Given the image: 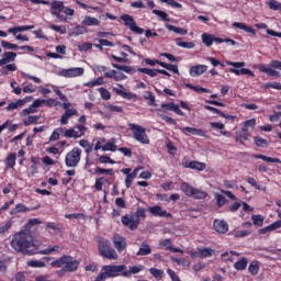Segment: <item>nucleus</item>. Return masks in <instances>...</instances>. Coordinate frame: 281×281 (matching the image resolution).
<instances>
[{
  "instance_id": "a18cd8bd",
  "label": "nucleus",
  "mask_w": 281,
  "mask_h": 281,
  "mask_svg": "<svg viewBox=\"0 0 281 281\" xmlns=\"http://www.w3.org/2000/svg\"><path fill=\"white\" fill-rule=\"evenodd\" d=\"M79 146L86 149L87 155L93 151V145H91L87 139L79 140Z\"/></svg>"
},
{
  "instance_id": "ddd939ff",
  "label": "nucleus",
  "mask_w": 281,
  "mask_h": 281,
  "mask_svg": "<svg viewBox=\"0 0 281 281\" xmlns=\"http://www.w3.org/2000/svg\"><path fill=\"white\" fill-rule=\"evenodd\" d=\"M61 78H78L79 76H85V68H68L63 69L58 72Z\"/></svg>"
},
{
  "instance_id": "37998d69",
  "label": "nucleus",
  "mask_w": 281,
  "mask_h": 281,
  "mask_svg": "<svg viewBox=\"0 0 281 281\" xmlns=\"http://www.w3.org/2000/svg\"><path fill=\"white\" fill-rule=\"evenodd\" d=\"M113 243L115 247H126V239L120 235H114Z\"/></svg>"
},
{
  "instance_id": "4c0bfd02",
  "label": "nucleus",
  "mask_w": 281,
  "mask_h": 281,
  "mask_svg": "<svg viewBox=\"0 0 281 281\" xmlns=\"http://www.w3.org/2000/svg\"><path fill=\"white\" fill-rule=\"evenodd\" d=\"M254 142L257 148H267L269 146V142L260 136H255Z\"/></svg>"
},
{
  "instance_id": "338daca9",
  "label": "nucleus",
  "mask_w": 281,
  "mask_h": 281,
  "mask_svg": "<svg viewBox=\"0 0 281 281\" xmlns=\"http://www.w3.org/2000/svg\"><path fill=\"white\" fill-rule=\"evenodd\" d=\"M36 92V86L29 83L23 88V93H35Z\"/></svg>"
},
{
  "instance_id": "7ed1b4c3",
  "label": "nucleus",
  "mask_w": 281,
  "mask_h": 281,
  "mask_svg": "<svg viewBox=\"0 0 281 281\" xmlns=\"http://www.w3.org/2000/svg\"><path fill=\"white\" fill-rule=\"evenodd\" d=\"M140 218H143V221L146 218V209L144 207H138L136 213L132 214L131 217H128V215L122 216L121 223L124 225V227H128V229L135 232V229L139 227Z\"/></svg>"
},
{
  "instance_id": "f8f14e48",
  "label": "nucleus",
  "mask_w": 281,
  "mask_h": 281,
  "mask_svg": "<svg viewBox=\"0 0 281 281\" xmlns=\"http://www.w3.org/2000/svg\"><path fill=\"white\" fill-rule=\"evenodd\" d=\"M16 251H20V254H24L27 256H34L36 254H41L43 256H49L53 251H56V248H46L44 250H41L38 248L30 249L29 247H18L15 248Z\"/></svg>"
},
{
  "instance_id": "5fc2aeb1",
  "label": "nucleus",
  "mask_w": 281,
  "mask_h": 281,
  "mask_svg": "<svg viewBox=\"0 0 281 281\" xmlns=\"http://www.w3.org/2000/svg\"><path fill=\"white\" fill-rule=\"evenodd\" d=\"M153 14H156V16L160 18V21H170V19L168 18V13H166L165 11H160V10H153Z\"/></svg>"
},
{
  "instance_id": "e433bc0d",
  "label": "nucleus",
  "mask_w": 281,
  "mask_h": 281,
  "mask_svg": "<svg viewBox=\"0 0 281 281\" xmlns=\"http://www.w3.org/2000/svg\"><path fill=\"white\" fill-rule=\"evenodd\" d=\"M89 30L82 24L77 25L71 30V36H80V34H87Z\"/></svg>"
},
{
  "instance_id": "6ab92c4d",
  "label": "nucleus",
  "mask_w": 281,
  "mask_h": 281,
  "mask_svg": "<svg viewBox=\"0 0 281 281\" xmlns=\"http://www.w3.org/2000/svg\"><path fill=\"white\" fill-rule=\"evenodd\" d=\"M14 60H16V53L4 52L0 59V67H3V65H8L9 63H14Z\"/></svg>"
},
{
  "instance_id": "f03ea898",
  "label": "nucleus",
  "mask_w": 281,
  "mask_h": 281,
  "mask_svg": "<svg viewBox=\"0 0 281 281\" xmlns=\"http://www.w3.org/2000/svg\"><path fill=\"white\" fill-rule=\"evenodd\" d=\"M42 223L40 218L29 220L22 229L13 235L11 247H30V243L33 240L32 227H34V225H41Z\"/></svg>"
},
{
  "instance_id": "a19ab883",
  "label": "nucleus",
  "mask_w": 281,
  "mask_h": 281,
  "mask_svg": "<svg viewBox=\"0 0 281 281\" xmlns=\"http://www.w3.org/2000/svg\"><path fill=\"white\" fill-rule=\"evenodd\" d=\"M268 8L270 10H273L274 12H281V2L278 0H270L269 2H266Z\"/></svg>"
},
{
  "instance_id": "bb28decb",
  "label": "nucleus",
  "mask_w": 281,
  "mask_h": 281,
  "mask_svg": "<svg viewBox=\"0 0 281 281\" xmlns=\"http://www.w3.org/2000/svg\"><path fill=\"white\" fill-rule=\"evenodd\" d=\"M139 271H144V266H133L130 267V270H124L123 278H131L133 273H139Z\"/></svg>"
},
{
  "instance_id": "0eeeda50",
  "label": "nucleus",
  "mask_w": 281,
  "mask_h": 281,
  "mask_svg": "<svg viewBox=\"0 0 281 281\" xmlns=\"http://www.w3.org/2000/svg\"><path fill=\"white\" fill-rule=\"evenodd\" d=\"M82 157V149L80 147H74L66 154L65 164L67 168H78L80 159Z\"/></svg>"
},
{
  "instance_id": "c9c22d12",
  "label": "nucleus",
  "mask_w": 281,
  "mask_h": 281,
  "mask_svg": "<svg viewBox=\"0 0 281 281\" xmlns=\"http://www.w3.org/2000/svg\"><path fill=\"white\" fill-rule=\"evenodd\" d=\"M247 265H249V261L247 258L243 257L240 260L234 263V267L237 271H245V269H247Z\"/></svg>"
},
{
  "instance_id": "cd10ccee",
  "label": "nucleus",
  "mask_w": 281,
  "mask_h": 281,
  "mask_svg": "<svg viewBox=\"0 0 281 281\" xmlns=\"http://www.w3.org/2000/svg\"><path fill=\"white\" fill-rule=\"evenodd\" d=\"M201 38H202V43H203V45H205V47H212V45H214V34L203 33L201 35Z\"/></svg>"
},
{
  "instance_id": "1a4fd4ad",
  "label": "nucleus",
  "mask_w": 281,
  "mask_h": 281,
  "mask_svg": "<svg viewBox=\"0 0 281 281\" xmlns=\"http://www.w3.org/2000/svg\"><path fill=\"white\" fill-rule=\"evenodd\" d=\"M258 69L261 74H266V76H269L270 78H280L281 74L276 69H281V61L274 59L270 61V67L261 64L259 65Z\"/></svg>"
},
{
  "instance_id": "20e7f679",
  "label": "nucleus",
  "mask_w": 281,
  "mask_h": 281,
  "mask_svg": "<svg viewBox=\"0 0 281 281\" xmlns=\"http://www.w3.org/2000/svg\"><path fill=\"white\" fill-rule=\"evenodd\" d=\"M50 267H54L55 269H64V271L72 273V271H78L80 262L71 256H63L61 258L53 261Z\"/></svg>"
},
{
  "instance_id": "79ce46f5",
  "label": "nucleus",
  "mask_w": 281,
  "mask_h": 281,
  "mask_svg": "<svg viewBox=\"0 0 281 281\" xmlns=\"http://www.w3.org/2000/svg\"><path fill=\"white\" fill-rule=\"evenodd\" d=\"M41 116L38 115H29L26 120L23 121L25 126H32V124H38Z\"/></svg>"
},
{
  "instance_id": "0e129e2a",
  "label": "nucleus",
  "mask_w": 281,
  "mask_h": 281,
  "mask_svg": "<svg viewBox=\"0 0 281 281\" xmlns=\"http://www.w3.org/2000/svg\"><path fill=\"white\" fill-rule=\"evenodd\" d=\"M149 272L151 273V276H154V278H159V279L164 278V271L157 268H151Z\"/></svg>"
},
{
  "instance_id": "ea45409f",
  "label": "nucleus",
  "mask_w": 281,
  "mask_h": 281,
  "mask_svg": "<svg viewBox=\"0 0 281 281\" xmlns=\"http://www.w3.org/2000/svg\"><path fill=\"white\" fill-rule=\"evenodd\" d=\"M5 166L7 168H13L14 166H16V154L11 153L7 159H5Z\"/></svg>"
},
{
  "instance_id": "49530a36",
  "label": "nucleus",
  "mask_w": 281,
  "mask_h": 281,
  "mask_svg": "<svg viewBox=\"0 0 281 281\" xmlns=\"http://www.w3.org/2000/svg\"><path fill=\"white\" fill-rule=\"evenodd\" d=\"M160 67L167 69L168 71H172L173 74H179V67L173 64H166L165 61L160 63Z\"/></svg>"
},
{
  "instance_id": "f257e3e1",
  "label": "nucleus",
  "mask_w": 281,
  "mask_h": 281,
  "mask_svg": "<svg viewBox=\"0 0 281 281\" xmlns=\"http://www.w3.org/2000/svg\"><path fill=\"white\" fill-rule=\"evenodd\" d=\"M31 1V3L35 4V5H50V14L53 16H56V19H58V21L65 22L67 21V16H74V14H76V11L69 7L65 5V2L60 1V0H54L52 2H49V0H29ZM61 12L65 15L61 14Z\"/></svg>"
},
{
  "instance_id": "b1692460",
  "label": "nucleus",
  "mask_w": 281,
  "mask_h": 281,
  "mask_svg": "<svg viewBox=\"0 0 281 281\" xmlns=\"http://www.w3.org/2000/svg\"><path fill=\"white\" fill-rule=\"evenodd\" d=\"M212 250L211 248H203L199 251L195 252H191V258H207L210 256H212Z\"/></svg>"
},
{
  "instance_id": "c756f323",
  "label": "nucleus",
  "mask_w": 281,
  "mask_h": 281,
  "mask_svg": "<svg viewBox=\"0 0 281 281\" xmlns=\"http://www.w3.org/2000/svg\"><path fill=\"white\" fill-rule=\"evenodd\" d=\"M114 69H119V71H125V74H130V76H133L135 74V69L131 66H122L115 63L111 64Z\"/></svg>"
},
{
  "instance_id": "4d7b16f0",
  "label": "nucleus",
  "mask_w": 281,
  "mask_h": 281,
  "mask_svg": "<svg viewBox=\"0 0 281 281\" xmlns=\"http://www.w3.org/2000/svg\"><path fill=\"white\" fill-rule=\"evenodd\" d=\"M1 47H3L4 49H19L20 46L16 44H12L8 41H3L1 40Z\"/></svg>"
},
{
  "instance_id": "603ef678",
  "label": "nucleus",
  "mask_w": 281,
  "mask_h": 281,
  "mask_svg": "<svg viewBox=\"0 0 281 281\" xmlns=\"http://www.w3.org/2000/svg\"><path fill=\"white\" fill-rule=\"evenodd\" d=\"M32 113H36V108H33V105H30L29 108L20 112V116L27 117V115H32Z\"/></svg>"
},
{
  "instance_id": "39448f33",
  "label": "nucleus",
  "mask_w": 281,
  "mask_h": 281,
  "mask_svg": "<svg viewBox=\"0 0 281 281\" xmlns=\"http://www.w3.org/2000/svg\"><path fill=\"white\" fill-rule=\"evenodd\" d=\"M126 269L125 265H109L103 266L101 273L98 274L94 281H103L106 280V278H117V276H124V271Z\"/></svg>"
},
{
  "instance_id": "dca6fc26",
  "label": "nucleus",
  "mask_w": 281,
  "mask_h": 281,
  "mask_svg": "<svg viewBox=\"0 0 281 281\" xmlns=\"http://www.w3.org/2000/svg\"><path fill=\"white\" fill-rule=\"evenodd\" d=\"M213 228L217 234H227L229 232V225L224 220H215L213 222Z\"/></svg>"
},
{
  "instance_id": "a878e982",
  "label": "nucleus",
  "mask_w": 281,
  "mask_h": 281,
  "mask_svg": "<svg viewBox=\"0 0 281 281\" xmlns=\"http://www.w3.org/2000/svg\"><path fill=\"white\" fill-rule=\"evenodd\" d=\"M252 158L261 159L262 161H267L268 164H281L280 158H272V157L265 156L262 154H254Z\"/></svg>"
},
{
  "instance_id": "69168bd1",
  "label": "nucleus",
  "mask_w": 281,
  "mask_h": 281,
  "mask_svg": "<svg viewBox=\"0 0 281 281\" xmlns=\"http://www.w3.org/2000/svg\"><path fill=\"white\" fill-rule=\"evenodd\" d=\"M29 267L43 268L45 267V262L40 260H31L27 262Z\"/></svg>"
},
{
  "instance_id": "58836bf2",
  "label": "nucleus",
  "mask_w": 281,
  "mask_h": 281,
  "mask_svg": "<svg viewBox=\"0 0 281 281\" xmlns=\"http://www.w3.org/2000/svg\"><path fill=\"white\" fill-rule=\"evenodd\" d=\"M139 74H146L150 78H157V74H159V69H150V68H138Z\"/></svg>"
},
{
  "instance_id": "4468645a",
  "label": "nucleus",
  "mask_w": 281,
  "mask_h": 281,
  "mask_svg": "<svg viewBox=\"0 0 281 281\" xmlns=\"http://www.w3.org/2000/svg\"><path fill=\"white\" fill-rule=\"evenodd\" d=\"M147 212H149L151 216H159V218H172V214L167 211H162L160 205L149 206Z\"/></svg>"
},
{
  "instance_id": "c03bdc74",
  "label": "nucleus",
  "mask_w": 281,
  "mask_h": 281,
  "mask_svg": "<svg viewBox=\"0 0 281 281\" xmlns=\"http://www.w3.org/2000/svg\"><path fill=\"white\" fill-rule=\"evenodd\" d=\"M23 104H25V100L19 99L16 102L9 103L5 109H7V111H14V110L19 109V106H23Z\"/></svg>"
},
{
  "instance_id": "13d9d810",
  "label": "nucleus",
  "mask_w": 281,
  "mask_h": 281,
  "mask_svg": "<svg viewBox=\"0 0 281 281\" xmlns=\"http://www.w3.org/2000/svg\"><path fill=\"white\" fill-rule=\"evenodd\" d=\"M97 175H109L110 177H113L114 172L113 169H104L102 167H97L95 169Z\"/></svg>"
},
{
  "instance_id": "864d4df0",
  "label": "nucleus",
  "mask_w": 281,
  "mask_h": 281,
  "mask_svg": "<svg viewBox=\"0 0 281 281\" xmlns=\"http://www.w3.org/2000/svg\"><path fill=\"white\" fill-rule=\"evenodd\" d=\"M10 71H16L15 64H8L5 67H3L1 69V74H3V76H8V74H10Z\"/></svg>"
},
{
  "instance_id": "473e14b6",
  "label": "nucleus",
  "mask_w": 281,
  "mask_h": 281,
  "mask_svg": "<svg viewBox=\"0 0 281 281\" xmlns=\"http://www.w3.org/2000/svg\"><path fill=\"white\" fill-rule=\"evenodd\" d=\"M252 225L256 227H262L265 225V215L252 214L251 215Z\"/></svg>"
},
{
  "instance_id": "de8ad7c7",
  "label": "nucleus",
  "mask_w": 281,
  "mask_h": 281,
  "mask_svg": "<svg viewBox=\"0 0 281 281\" xmlns=\"http://www.w3.org/2000/svg\"><path fill=\"white\" fill-rule=\"evenodd\" d=\"M103 153L110 151V153H115L117 150V145L113 142H108L103 145L102 147Z\"/></svg>"
},
{
  "instance_id": "6e6552de",
  "label": "nucleus",
  "mask_w": 281,
  "mask_h": 281,
  "mask_svg": "<svg viewBox=\"0 0 281 281\" xmlns=\"http://www.w3.org/2000/svg\"><path fill=\"white\" fill-rule=\"evenodd\" d=\"M226 65L229 67H235V68H229L231 74H235V76H250V78H256V74L251 71V69L248 68H241L245 67V61H231L226 60Z\"/></svg>"
},
{
  "instance_id": "72a5a7b5",
  "label": "nucleus",
  "mask_w": 281,
  "mask_h": 281,
  "mask_svg": "<svg viewBox=\"0 0 281 281\" xmlns=\"http://www.w3.org/2000/svg\"><path fill=\"white\" fill-rule=\"evenodd\" d=\"M187 89H191V91H195V93H210V89L203 88L201 86H193L191 83H184Z\"/></svg>"
},
{
  "instance_id": "423d86ee",
  "label": "nucleus",
  "mask_w": 281,
  "mask_h": 281,
  "mask_svg": "<svg viewBox=\"0 0 281 281\" xmlns=\"http://www.w3.org/2000/svg\"><path fill=\"white\" fill-rule=\"evenodd\" d=\"M130 131H132L134 135V139L139 142V144H150V138H148V134H146V128L142 125H137L135 123L128 124Z\"/></svg>"
},
{
  "instance_id": "6e6d98bb",
  "label": "nucleus",
  "mask_w": 281,
  "mask_h": 281,
  "mask_svg": "<svg viewBox=\"0 0 281 281\" xmlns=\"http://www.w3.org/2000/svg\"><path fill=\"white\" fill-rule=\"evenodd\" d=\"M79 52H90V49H93V44L89 42H85L78 45Z\"/></svg>"
},
{
  "instance_id": "c85d7f7f",
  "label": "nucleus",
  "mask_w": 281,
  "mask_h": 281,
  "mask_svg": "<svg viewBox=\"0 0 281 281\" xmlns=\"http://www.w3.org/2000/svg\"><path fill=\"white\" fill-rule=\"evenodd\" d=\"M176 45L182 47L183 49H194V42H183V38H176Z\"/></svg>"
},
{
  "instance_id": "3c124183",
  "label": "nucleus",
  "mask_w": 281,
  "mask_h": 281,
  "mask_svg": "<svg viewBox=\"0 0 281 281\" xmlns=\"http://www.w3.org/2000/svg\"><path fill=\"white\" fill-rule=\"evenodd\" d=\"M248 271L251 276H258V271H260V266H258L257 261H252L248 267Z\"/></svg>"
},
{
  "instance_id": "e2e57ef3",
  "label": "nucleus",
  "mask_w": 281,
  "mask_h": 281,
  "mask_svg": "<svg viewBox=\"0 0 281 281\" xmlns=\"http://www.w3.org/2000/svg\"><path fill=\"white\" fill-rule=\"evenodd\" d=\"M99 164H115V160H113L111 157L109 156H100L99 157Z\"/></svg>"
},
{
  "instance_id": "412c9836",
  "label": "nucleus",
  "mask_w": 281,
  "mask_h": 281,
  "mask_svg": "<svg viewBox=\"0 0 281 281\" xmlns=\"http://www.w3.org/2000/svg\"><path fill=\"white\" fill-rule=\"evenodd\" d=\"M184 168H190L191 170H199V172H203L205 168H207V165L204 162H199L196 160L189 161L184 164Z\"/></svg>"
},
{
  "instance_id": "7c9ffc66",
  "label": "nucleus",
  "mask_w": 281,
  "mask_h": 281,
  "mask_svg": "<svg viewBox=\"0 0 281 281\" xmlns=\"http://www.w3.org/2000/svg\"><path fill=\"white\" fill-rule=\"evenodd\" d=\"M166 27L169 30V32H175V34H180V36H186L188 34V30L175 26L172 24H166Z\"/></svg>"
},
{
  "instance_id": "f3484780",
  "label": "nucleus",
  "mask_w": 281,
  "mask_h": 281,
  "mask_svg": "<svg viewBox=\"0 0 281 281\" xmlns=\"http://www.w3.org/2000/svg\"><path fill=\"white\" fill-rule=\"evenodd\" d=\"M99 251L103 258H108V260H117V252L111 247H100Z\"/></svg>"
},
{
  "instance_id": "5701e85b",
  "label": "nucleus",
  "mask_w": 281,
  "mask_h": 281,
  "mask_svg": "<svg viewBox=\"0 0 281 281\" xmlns=\"http://www.w3.org/2000/svg\"><path fill=\"white\" fill-rule=\"evenodd\" d=\"M233 27H237V30H244V32H247V34H251L252 36H256V30L243 22H234Z\"/></svg>"
},
{
  "instance_id": "bf43d9fd",
  "label": "nucleus",
  "mask_w": 281,
  "mask_h": 281,
  "mask_svg": "<svg viewBox=\"0 0 281 281\" xmlns=\"http://www.w3.org/2000/svg\"><path fill=\"white\" fill-rule=\"evenodd\" d=\"M99 93L102 100H111V92H109V90L105 88H99Z\"/></svg>"
},
{
  "instance_id": "2eb2a0df",
  "label": "nucleus",
  "mask_w": 281,
  "mask_h": 281,
  "mask_svg": "<svg viewBox=\"0 0 281 281\" xmlns=\"http://www.w3.org/2000/svg\"><path fill=\"white\" fill-rule=\"evenodd\" d=\"M179 131H181V133H183V135H195L196 137H209L206 135V132L201 130V128H196V127H179Z\"/></svg>"
},
{
  "instance_id": "f704fd0d",
  "label": "nucleus",
  "mask_w": 281,
  "mask_h": 281,
  "mask_svg": "<svg viewBox=\"0 0 281 281\" xmlns=\"http://www.w3.org/2000/svg\"><path fill=\"white\" fill-rule=\"evenodd\" d=\"M63 133H64L63 137H68L69 139H79L80 137V135L75 128H68V130L64 128Z\"/></svg>"
},
{
  "instance_id": "09e8293b",
  "label": "nucleus",
  "mask_w": 281,
  "mask_h": 281,
  "mask_svg": "<svg viewBox=\"0 0 281 281\" xmlns=\"http://www.w3.org/2000/svg\"><path fill=\"white\" fill-rule=\"evenodd\" d=\"M215 201H216V206L217 207H223L225 203H227V198L221 193H215Z\"/></svg>"
},
{
  "instance_id": "774afa93",
  "label": "nucleus",
  "mask_w": 281,
  "mask_h": 281,
  "mask_svg": "<svg viewBox=\"0 0 281 281\" xmlns=\"http://www.w3.org/2000/svg\"><path fill=\"white\" fill-rule=\"evenodd\" d=\"M10 227H12V221H8L3 226L0 227V234H8Z\"/></svg>"
},
{
  "instance_id": "2f4dec72",
  "label": "nucleus",
  "mask_w": 281,
  "mask_h": 281,
  "mask_svg": "<svg viewBox=\"0 0 281 281\" xmlns=\"http://www.w3.org/2000/svg\"><path fill=\"white\" fill-rule=\"evenodd\" d=\"M65 127H57L53 131L52 135L49 136V142H58L60 139V135H64Z\"/></svg>"
},
{
  "instance_id": "a211bd4d",
  "label": "nucleus",
  "mask_w": 281,
  "mask_h": 281,
  "mask_svg": "<svg viewBox=\"0 0 281 281\" xmlns=\"http://www.w3.org/2000/svg\"><path fill=\"white\" fill-rule=\"evenodd\" d=\"M205 71H207V66L195 65V66L190 67L189 74L192 78H196L199 76H203V74H205Z\"/></svg>"
},
{
  "instance_id": "9d476101",
  "label": "nucleus",
  "mask_w": 281,
  "mask_h": 281,
  "mask_svg": "<svg viewBox=\"0 0 281 281\" xmlns=\"http://www.w3.org/2000/svg\"><path fill=\"white\" fill-rule=\"evenodd\" d=\"M180 190L187 196H191L192 199H205L207 196V193L205 191H201L200 189L190 186L188 182H182L180 186Z\"/></svg>"
},
{
  "instance_id": "4be33fe9",
  "label": "nucleus",
  "mask_w": 281,
  "mask_h": 281,
  "mask_svg": "<svg viewBox=\"0 0 281 281\" xmlns=\"http://www.w3.org/2000/svg\"><path fill=\"white\" fill-rule=\"evenodd\" d=\"M40 206H35L33 209L27 207L25 204L23 203H18L15 205V207L10 212L11 215L14 214H21V213H25V212H32L33 210H38Z\"/></svg>"
},
{
  "instance_id": "393cba45",
  "label": "nucleus",
  "mask_w": 281,
  "mask_h": 281,
  "mask_svg": "<svg viewBox=\"0 0 281 281\" xmlns=\"http://www.w3.org/2000/svg\"><path fill=\"white\" fill-rule=\"evenodd\" d=\"M249 139V130L247 127H243L241 131L237 133L236 142L239 144H245Z\"/></svg>"
},
{
  "instance_id": "680f3d73",
  "label": "nucleus",
  "mask_w": 281,
  "mask_h": 281,
  "mask_svg": "<svg viewBox=\"0 0 281 281\" xmlns=\"http://www.w3.org/2000/svg\"><path fill=\"white\" fill-rule=\"evenodd\" d=\"M50 30H53L54 32H59V34H67V27L65 26L53 24L50 25Z\"/></svg>"
},
{
  "instance_id": "052dcab7",
  "label": "nucleus",
  "mask_w": 281,
  "mask_h": 281,
  "mask_svg": "<svg viewBox=\"0 0 281 281\" xmlns=\"http://www.w3.org/2000/svg\"><path fill=\"white\" fill-rule=\"evenodd\" d=\"M104 181H106V179L103 177L95 180L94 188L98 192H102V186H104Z\"/></svg>"
},
{
  "instance_id": "aec40b11",
  "label": "nucleus",
  "mask_w": 281,
  "mask_h": 281,
  "mask_svg": "<svg viewBox=\"0 0 281 281\" xmlns=\"http://www.w3.org/2000/svg\"><path fill=\"white\" fill-rule=\"evenodd\" d=\"M81 25H85L86 27H98L100 26V20L91 15H86L81 22Z\"/></svg>"
},
{
  "instance_id": "8fccbe9b",
  "label": "nucleus",
  "mask_w": 281,
  "mask_h": 281,
  "mask_svg": "<svg viewBox=\"0 0 281 281\" xmlns=\"http://www.w3.org/2000/svg\"><path fill=\"white\" fill-rule=\"evenodd\" d=\"M276 229H278V226L272 223L266 227H262L258 231V234L262 235V234H269V232H276Z\"/></svg>"
},
{
  "instance_id": "9b49d317",
  "label": "nucleus",
  "mask_w": 281,
  "mask_h": 281,
  "mask_svg": "<svg viewBox=\"0 0 281 281\" xmlns=\"http://www.w3.org/2000/svg\"><path fill=\"white\" fill-rule=\"evenodd\" d=\"M120 19L123 21V25L128 27V30H131V32L134 34H144V29L137 26V22H135V18H133V15L122 14Z\"/></svg>"
}]
</instances>
